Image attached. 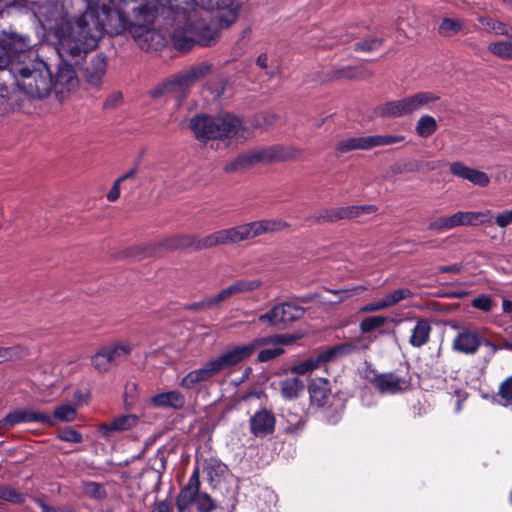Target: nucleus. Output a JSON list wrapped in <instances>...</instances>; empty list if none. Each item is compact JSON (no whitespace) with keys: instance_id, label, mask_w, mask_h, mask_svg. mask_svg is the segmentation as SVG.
I'll return each instance as SVG.
<instances>
[{"instance_id":"1","label":"nucleus","mask_w":512,"mask_h":512,"mask_svg":"<svg viewBox=\"0 0 512 512\" xmlns=\"http://www.w3.org/2000/svg\"><path fill=\"white\" fill-rule=\"evenodd\" d=\"M299 338V336L292 334H276L256 338L249 343L231 347L218 357L209 360L203 367L189 372L182 379L180 385L185 389H192L197 384L232 369L248 359L260 347L269 348L259 352L258 360L260 362L273 360L284 353L283 345H290Z\"/></svg>"},{"instance_id":"2","label":"nucleus","mask_w":512,"mask_h":512,"mask_svg":"<svg viewBox=\"0 0 512 512\" xmlns=\"http://www.w3.org/2000/svg\"><path fill=\"white\" fill-rule=\"evenodd\" d=\"M86 2L87 9L72 27L71 34L60 37L58 52L62 58L68 55L76 57L94 49L103 35L106 20L114 16L109 7L110 0Z\"/></svg>"},{"instance_id":"3","label":"nucleus","mask_w":512,"mask_h":512,"mask_svg":"<svg viewBox=\"0 0 512 512\" xmlns=\"http://www.w3.org/2000/svg\"><path fill=\"white\" fill-rule=\"evenodd\" d=\"M189 127L195 138L202 143L243 136L245 132L241 120L230 113L215 116L197 114L191 118Z\"/></svg>"},{"instance_id":"4","label":"nucleus","mask_w":512,"mask_h":512,"mask_svg":"<svg viewBox=\"0 0 512 512\" xmlns=\"http://www.w3.org/2000/svg\"><path fill=\"white\" fill-rule=\"evenodd\" d=\"M290 223L280 219H263L226 228L228 245L250 240L267 233H276L290 228Z\"/></svg>"},{"instance_id":"5","label":"nucleus","mask_w":512,"mask_h":512,"mask_svg":"<svg viewBox=\"0 0 512 512\" xmlns=\"http://www.w3.org/2000/svg\"><path fill=\"white\" fill-rule=\"evenodd\" d=\"M285 158H287V154L281 146L265 147L239 155L234 160L226 163L223 170L226 173H235L256 164L283 160Z\"/></svg>"},{"instance_id":"6","label":"nucleus","mask_w":512,"mask_h":512,"mask_svg":"<svg viewBox=\"0 0 512 512\" xmlns=\"http://www.w3.org/2000/svg\"><path fill=\"white\" fill-rule=\"evenodd\" d=\"M218 245H228L226 229L215 231L203 238H198L191 234L174 235L163 242V246L167 249L192 247L197 251L213 248Z\"/></svg>"},{"instance_id":"7","label":"nucleus","mask_w":512,"mask_h":512,"mask_svg":"<svg viewBox=\"0 0 512 512\" xmlns=\"http://www.w3.org/2000/svg\"><path fill=\"white\" fill-rule=\"evenodd\" d=\"M210 67L206 64L193 67L190 70L175 75L163 82H161L154 91L152 96H163L165 94H176L185 92L196 81L202 78Z\"/></svg>"},{"instance_id":"8","label":"nucleus","mask_w":512,"mask_h":512,"mask_svg":"<svg viewBox=\"0 0 512 512\" xmlns=\"http://www.w3.org/2000/svg\"><path fill=\"white\" fill-rule=\"evenodd\" d=\"M131 351L132 346L129 343L111 344L100 349L91 362L97 371L105 373L125 361Z\"/></svg>"},{"instance_id":"9","label":"nucleus","mask_w":512,"mask_h":512,"mask_svg":"<svg viewBox=\"0 0 512 512\" xmlns=\"http://www.w3.org/2000/svg\"><path fill=\"white\" fill-rule=\"evenodd\" d=\"M206 24L204 22L188 21L183 28H178L173 33V44L181 51L190 50L196 42L208 45L205 37Z\"/></svg>"},{"instance_id":"10","label":"nucleus","mask_w":512,"mask_h":512,"mask_svg":"<svg viewBox=\"0 0 512 512\" xmlns=\"http://www.w3.org/2000/svg\"><path fill=\"white\" fill-rule=\"evenodd\" d=\"M366 378L381 394L394 395L411 388L410 379L395 372L373 373L371 377L366 376Z\"/></svg>"},{"instance_id":"11","label":"nucleus","mask_w":512,"mask_h":512,"mask_svg":"<svg viewBox=\"0 0 512 512\" xmlns=\"http://www.w3.org/2000/svg\"><path fill=\"white\" fill-rule=\"evenodd\" d=\"M378 210L375 205H351L347 207H334L321 211L312 217L315 223L336 222L340 220H352L363 214H371Z\"/></svg>"},{"instance_id":"12","label":"nucleus","mask_w":512,"mask_h":512,"mask_svg":"<svg viewBox=\"0 0 512 512\" xmlns=\"http://www.w3.org/2000/svg\"><path fill=\"white\" fill-rule=\"evenodd\" d=\"M305 309L292 303L275 305L267 313L259 316V321L271 326L286 325L303 317Z\"/></svg>"},{"instance_id":"13","label":"nucleus","mask_w":512,"mask_h":512,"mask_svg":"<svg viewBox=\"0 0 512 512\" xmlns=\"http://www.w3.org/2000/svg\"><path fill=\"white\" fill-rule=\"evenodd\" d=\"M481 345L482 335L472 328H463L452 341V349L466 355L476 354Z\"/></svg>"},{"instance_id":"14","label":"nucleus","mask_w":512,"mask_h":512,"mask_svg":"<svg viewBox=\"0 0 512 512\" xmlns=\"http://www.w3.org/2000/svg\"><path fill=\"white\" fill-rule=\"evenodd\" d=\"M196 5L208 10H219V23L221 27H228L237 18V6L233 0H193Z\"/></svg>"},{"instance_id":"15","label":"nucleus","mask_w":512,"mask_h":512,"mask_svg":"<svg viewBox=\"0 0 512 512\" xmlns=\"http://www.w3.org/2000/svg\"><path fill=\"white\" fill-rule=\"evenodd\" d=\"M449 169L454 176L468 180L474 185L487 187L490 183V178L485 172L471 168L460 161L451 163Z\"/></svg>"},{"instance_id":"16","label":"nucleus","mask_w":512,"mask_h":512,"mask_svg":"<svg viewBox=\"0 0 512 512\" xmlns=\"http://www.w3.org/2000/svg\"><path fill=\"white\" fill-rule=\"evenodd\" d=\"M274 427L275 417L266 409L256 412L250 419V429L256 437H265L273 433Z\"/></svg>"},{"instance_id":"17","label":"nucleus","mask_w":512,"mask_h":512,"mask_svg":"<svg viewBox=\"0 0 512 512\" xmlns=\"http://www.w3.org/2000/svg\"><path fill=\"white\" fill-rule=\"evenodd\" d=\"M52 423V418L46 413L36 412L34 410H15L6 415L3 420L4 425L14 426L19 423Z\"/></svg>"},{"instance_id":"18","label":"nucleus","mask_w":512,"mask_h":512,"mask_svg":"<svg viewBox=\"0 0 512 512\" xmlns=\"http://www.w3.org/2000/svg\"><path fill=\"white\" fill-rule=\"evenodd\" d=\"M200 489L199 471L196 469L191 475L187 486L179 493L176 506L179 512H184L192 502H195Z\"/></svg>"},{"instance_id":"19","label":"nucleus","mask_w":512,"mask_h":512,"mask_svg":"<svg viewBox=\"0 0 512 512\" xmlns=\"http://www.w3.org/2000/svg\"><path fill=\"white\" fill-rule=\"evenodd\" d=\"M138 423V417L133 414L121 415L114 418L109 423L99 425V432L103 437H110L115 432H123L135 427Z\"/></svg>"},{"instance_id":"20","label":"nucleus","mask_w":512,"mask_h":512,"mask_svg":"<svg viewBox=\"0 0 512 512\" xmlns=\"http://www.w3.org/2000/svg\"><path fill=\"white\" fill-rule=\"evenodd\" d=\"M133 35L138 45L144 50L157 49L164 45V38L154 29L149 27H136Z\"/></svg>"},{"instance_id":"21","label":"nucleus","mask_w":512,"mask_h":512,"mask_svg":"<svg viewBox=\"0 0 512 512\" xmlns=\"http://www.w3.org/2000/svg\"><path fill=\"white\" fill-rule=\"evenodd\" d=\"M151 404L156 408L163 409H182L185 405L184 396L178 391H168L159 393L150 399Z\"/></svg>"},{"instance_id":"22","label":"nucleus","mask_w":512,"mask_h":512,"mask_svg":"<svg viewBox=\"0 0 512 512\" xmlns=\"http://www.w3.org/2000/svg\"><path fill=\"white\" fill-rule=\"evenodd\" d=\"M42 100V98H0V113H7L9 110L6 106H11L13 110H20L24 113H34L36 110L37 104Z\"/></svg>"},{"instance_id":"23","label":"nucleus","mask_w":512,"mask_h":512,"mask_svg":"<svg viewBox=\"0 0 512 512\" xmlns=\"http://www.w3.org/2000/svg\"><path fill=\"white\" fill-rule=\"evenodd\" d=\"M431 332L432 327L429 320L424 318L418 319L411 331L409 344L414 348H421L429 342Z\"/></svg>"},{"instance_id":"24","label":"nucleus","mask_w":512,"mask_h":512,"mask_svg":"<svg viewBox=\"0 0 512 512\" xmlns=\"http://www.w3.org/2000/svg\"><path fill=\"white\" fill-rule=\"evenodd\" d=\"M419 106L414 98H401L400 100L390 101L386 103L382 110L385 116L399 117L408 114Z\"/></svg>"},{"instance_id":"25","label":"nucleus","mask_w":512,"mask_h":512,"mask_svg":"<svg viewBox=\"0 0 512 512\" xmlns=\"http://www.w3.org/2000/svg\"><path fill=\"white\" fill-rule=\"evenodd\" d=\"M357 347L353 343H343L337 346L329 347L317 354L316 358L319 365L335 361L345 355L356 351Z\"/></svg>"},{"instance_id":"26","label":"nucleus","mask_w":512,"mask_h":512,"mask_svg":"<svg viewBox=\"0 0 512 512\" xmlns=\"http://www.w3.org/2000/svg\"><path fill=\"white\" fill-rule=\"evenodd\" d=\"M279 389L283 398L296 399L305 389V384L296 376L285 377L279 381Z\"/></svg>"},{"instance_id":"27","label":"nucleus","mask_w":512,"mask_h":512,"mask_svg":"<svg viewBox=\"0 0 512 512\" xmlns=\"http://www.w3.org/2000/svg\"><path fill=\"white\" fill-rule=\"evenodd\" d=\"M310 400L313 405L324 406L330 397V388L328 381L318 379L309 386Z\"/></svg>"},{"instance_id":"28","label":"nucleus","mask_w":512,"mask_h":512,"mask_svg":"<svg viewBox=\"0 0 512 512\" xmlns=\"http://www.w3.org/2000/svg\"><path fill=\"white\" fill-rule=\"evenodd\" d=\"M171 0H150L145 5H139L133 8L136 16L144 22L150 23L161 8H164Z\"/></svg>"},{"instance_id":"29","label":"nucleus","mask_w":512,"mask_h":512,"mask_svg":"<svg viewBox=\"0 0 512 512\" xmlns=\"http://www.w3.org/2000/svg\"><path fill=\"white\" fill-rule=\"evenodd\" d=\"M462 226H477L489 222L493 218L491 210L459 211Z\"/></svg>"},{"instance_id":"30","label":"nucleus","mask_w":512,"mask_h":512,"mask_svg":"<svg viewBox=\"0 0 512 512\" xmlns=\"http://www.w3.org/2000/svg\"><path fill=\"white\" fill-rule=\"evenodd\" d=\"M405 140L403 135H367L365 136L366 150L379 146L393 145Z\"/></svg>"},{"instance_id":"31","label":"nucleus","mask_w":512,"mask_h":512,"mask_svg":"<svg viewBox=\"0 0 512 512\" xmlns=\"http://www.w3.org/2000/svg\"><path fill=\"white\" fill-rule=\"evenodd\" d=\"M29 355V349L23 345L0 347V362L20 360Z\"/></svg>"},{"instance_id":"32","label":"nucleus","mask_w":512,"mask_h":512,"mask_svg":"<svg viewBox=\"0 0 512 512\" xmlns=\"http://www.w3.org/2000/svg\"><path fill=\"white\" fill-rule=\"evenodd\" d=\"M76 409L71 404H64L59 407H57L54 411V415L51 416L52 423H45L48 426H54L56 424V421L61 422H71L76 418Z\"/></svg>"},{"instance_id":"33","label":"nucleus","mask_w":512,"mask_h":512,"mask_svg":"<svg viewBox=\"0 0 512 512\" xmlns=\"http://www.w3.org/2000/svg\"><path fill=\"white\" fill-rule=\"evenodd\" d=\"M510 38L509 41H498L489 44L488 50L495 56L502 59H512V31L510 35H506Z\"/></svg>"},{"instance_id":"34","label":"nucleus","mask_w":512,"mask_h":512,"mask_svg":"<svg viewBox=\"0 0 512 512\" xmlns=\"http://www.w3.org/2000/svg\"><path fill=\"white\" fill-rule=\"evenodd\" d=\"M464 28V22L459 19L444 18L439 27L438 32L441 36L452 37Z\"/></svg>"},{"instance_id":"35","label":"nucleus","mask_w":512,"mask_h":512,"mask_svg":"<svg viewBox=\"0 0 512 512\" xmlns=\"http://www.w3.org/2000/svg\"><path fill=\"white\" fill-rule=\"evenodd\" d=\"M336 150L340 153H347L353 150H366L365 136L343 139L337 143Z\"/></svg>"},{"instance_id":"36","label":"nucleus","mask_w":512,"mask_h":512,"mask_svg":"<svg viewBox=\"0 0 512 512\" xmlns=\"http://www.w3.org/2000/svg\"><path fill=\"white\" fill-rule=\"evenodd\" d=\"M437 130L436 120L429 115L422 116L416 125V132L419 136L427 138Z\"/></svg>"},{"instance_id":"37","label":"nucleus","mask_w":512,"mask_h":512,"mask_svg":"<svg viewBox=\"0 0 512 512\" xmlns=\"http://www.w3.org/2000/svg\"><path fill=\"white\" fill-rule=\"evenodd\" d=\"M387 322V317L384 316H369L364 318L360 324L359 328L362 333H370L375 331L382 326H384Z\"/></svg>"},{"instance_id":"38","label":"nucleus","mask_w":512,"mask_h":512,"mask_svg":"<svg viewBox=\"0 0 512 512\" xmlns=\"http://www.w3.org/2000/svg\"><path fill=\"white\" fill-rule=\"evenodd\" d=\"M77 79L74 70L70 66L62 67L59 69L56 84L67 86V92L70 91V87L75 86Z\"/></svg>"},{"instance_id":"39","label":"nucleus","mask_w":512,"mask_h":512,"mask_svg":"<svg viewBox=\"0 0 512 512\" xmlns=\"http://www.w3.org/2000/svg\"><path fill=\"white\" fill-rule=\"evenodd\" d=\"M413 295L410 289L408 288H400L397 289L389 294H387L383 298L384 305L387 308H390L396 304H398L400 301L410 298Z\"/></svg>"},{"instance_id":"40","label":"nucleus","mask_w":512,"mask_h":512,"mask_svg":"<svg viewBox=\"0 0 512 512\" xmlns=\"http://www.w3.org/2000/svg\"><path fill=\"white\" fill-rule=\"evenodd\" d=\"M371 72L364 66H359L353 69H341L334 72V78H349L361 79L366 78Z\"/></svg>"},{"instance_id":"41","label":"nucleus","mask_w":512,"mask_h":512,"mask_svg":"<svg viewBox=\"0 0 512 512\" xmlns=\"http://www.w3.org/2000/svg\"><path fill=\"white\" fill-rule=\"evenodd\" d=\"M82 491L85 495L95 499H102L106 496L104 487L93 481H83Z\"/></svg>"},{"instance_id":"42","label":"nucleus","mask_w":512,"mask_h":512,"mask_svg":"<svg viewBox=\"0 0 512 512\" xmlns=\"http://www.w3.org/2000/svg\"><path fill=\"white\" fill-rule=\"evenodd\" d=\"M479 21L483 26L487 27L488 29L494 31L496 34L499 35H510V32L512 31L511 28H508L502 22H499L489 17H481Z\"/></svg>"},{"instance_id":"43","label":"nucleus","mask_w":512,"mask_h":512,"mask_svg":"<svg viewBox=\"0 0 512 512\" xmlns=\"http://www.w3.org/2000/svg\"><path fill=\"white\" fill-rule=\"evenodd\" d=\"M318 367H320V365L315 356L299 363L298 365L293 366L291 368V372L294 374L303 375L317 369Z\"/></svg>"},{"instance_id":"44","label":"nucleus","mask_w":512,"mask_h":512,"mask_svg":"<svg viewBox=\"0 0 512 512\" xmlns=\"http://www.w3.org/2000/svg\"><path fill=\"white\" fill-rule=\"evenodd\" d=\"M199 512H211L216 508L213 499L207 493H198L195 500Z\"/></svg>"},{"instance_id":"45","label":"nucleus","mask_w":512,"mask_h":512,"mask_svg":"<svg viewBox=\"0 0 512 512\" xmlns=\"http://www.w3.org/2000/svg\"><path fill=\"white\" fill-rule=\"evenodd\" d=\"M10 39L0 42V69L5 68L13 57V51L10 47Z\"/></svg>"},{"instance_id":"46","label":"nucleus","mask_w":512,"mask_h":512,"mask_svg":"<svg viewBox=\"0 0 512 512\" xmlns=\"http://www.w3.org/2000/svg\"><path fill=\"white\" fill-rule=\"evenodd\" d=\"M498 396L504 404H512V376L506 378L499 386Z\"/></svg>"},{"instance_id":"47","label":"nucleus","mask_w":512,"mask_h":512,"mask_svg":"<svg viewBox=\"0 0 512 512\" xmlns=\"http://www.w3.org/2000/svg\"><path fill=\"white\" fill-rule=\"evenodd\" d=\"M236 282L238 284L240 293L253 292L258 290L263 284L260 279H240Z\"/></svg>"},{"instance_id":"48","label":"nucleus","mask_w":512,"mask_h":512,"mask_svg":"<svg viewBox=\"0 0 512 512\" xmlns=\"http://www.w3.org/2000/svg\"><path fill=\"white\" fill-rule=\"evenodd\" d=\"M59 439L71 443H81L83 441L82 435L73 428L67 427L60 431Z\"/></svg>"},{"instance_id":"49","label":"nucleus","mask_w":512,"mask_h":512,"mask_svg":"<svg viewBox=\"0 0 512 512\" xmlns=\"http://www.w3.org/2000/svg\"><path fill=\"white\" fill-rule=\"evenodd\" d=\"M0 498L13 503H21L24 499L21 493L9 487L0 488Z\"/></svg>"},{"instance_id":"50","label":"nucleus","mask_w":512,"mask_h":512,"mask_svg":"<svg viewBox=\"0 0 512 512\" xmlns=\"http://www.w3.org/2000/svg\"><path fill=\"white\" fill-rule=\"evenodd\" d=\"M286 420L289 426L286 428V430L289 433H296L298 430H300L304 425V420L302 416L289 413L286 415Z\"/></svg>"},{"instance_id":"51","label":"nucleus","mask_w":512,"mask_h":512,"mask_svg":"<svg viewBox=\"0 0 512 512\" xmlns=\"http://www.w3.org/2000/svg\"><path fill=\"white\" fill-rule=\"evenodd\" d=\"M365 290H366L365 286L359 285V286H354V287L349 288V289L329 290V292L333 293L334 295H338L339 296V301H343L344 299H347V298H349L352 295L360 294V293H362Z\"/></svg>"},{"instance_id":"52","label":"nucleus","mask_w":512,"mask_h":512,"mask_svg":"<svg viewBox=\"0 0 512 512\" xmlns=\"http://www.w3.org/2000/svg\"><path fill=\"white\" fill-rule=\"evenodd\" d=\"M36 503L39 505L42 512H77L74 508L67 505L49 506L48 504L39 499L36 500Z\"/></svg>"},{"instance_id":"53","label":"nucleus","mask_w":512,"mask_h":512,"mask_svg":"<svg viewBox=\"0 0 512 512\" xmlns=\"http://www.w3.org/2000/svg\"><path fill=\"white\" fill-rule=\"evenodd\" d=\"M472 306L488 312L492 309V300L489 296L482 295L472 300Z\"/></svg>"},{"instance_id":"54","label":"nucleus","mask_w":512,"mask_h":512,"mask_svg":"<svg viewBox=\"0 0 512 512\" xmlns=\"http://www.w3.org/2000/svg\"><path fill=\"white\" fill-rule=\"evenodd\" d=\"M495 223L500 228H506L508 225L512 224V210H506L498 214L495 218Z\"/></svg>"},{"instance_id":"55","label":"nucleus","mask_w":512,"mask_h":512,"mask_svg":"<svg viewBox=\"0 0 512 512\" xmlns=\"http://www.w3.org/2000/svg\"><path fill=\"white\" fill-rule=\"evenodd\" d=\"M381 45V42L377 39L363 41L356 44L355 48L360 51H371L373 49L378 48Z\"/></svg>"},{"instance_id":"56","label":"nucleus","mask_w":512,"mask_h":512,"mask_svg":"<svg viewBox=\"0 0 512 512\" xmlns=\"http://www.w3.org/2000/svg\"><path fill=\"white\" fill-rule=\"evenodd\" d=\"M428 229L437 231V232L447 231L448 227H447L446 217H440V218L436 219L435 221L431 222L428 225Z\"/></svg>"},{"instance_id":"57","label":"nucleus","mask_w":512,"mask_h":512,"mask_svg":"<svg viewBox=\"0 0 512 512\" xmlns=\"http://www.w3.org/2000/svg\"><path fill=\"white\" fill-rule=\"evenodd\" d=\"M212 303H211V300L210 298H205L199 302H195V303H192L190 305H188L186 307V309L188 310H192V311H200V310H204V309H209V308H212Z\"/></svg>"},{"instance_id":"58","label":"nucleus","mask_w":512,"mask_h":512,"mask_svg":"<svg viewBox=\"0 0 512 512\" xmlns=\"http://www.w3.org/2000/svg\"><path fill=\"white\" fill-rule=\"evenodd\" d=\"M230 297H231L230 291L226 287V288L222 289L217 295H215L213 297H209V298L211 300L212 306L214 307V306L219 305L220 303H222L223 301L227 300Z\"/></svg>"},{"instance_id":"59","label":"nucleus","mask_w":512,"mask_h":512,"mask_svg":"<svg viewBox=\"0 0 512 512\" xmlns=\"http://www.w3.org/2000/svg\"><path fill=\"white\" fill-rule=\"evenodd\" d=\"M230 297H231L230 291L226 287V288L222 289L217 295H215L213 297H209V298L211 300L212 306L214 307V306L219 305L220 303H222L223 301L227 300Z\"/></svg>"},{"instance_id":"60","label":"nucleus","mask_w":512,"mask_h":512,"mask_svg":"<svg viewBox=\"0 0 512 512\" xmlns=\"http://www.w3.org/2000/svg\"><path fill=\"white\" fill-rule=\"evenodd\" d=\"M384 309H386V307L384 305L383 299H381L378 302L366 304L365 306H363L360 309V311L363 313H370V312L380 311V310H384Z\"/></svg>"},{"instance_id":"61","label":"nucleus","mask_w":512,"mask_h":512,"mask_svg":"<svg viewBox=\"0 0 512 512\" xmlns=\"http://www.w3.org/2000/svg\"><path fill=\"white\" fill-rule=\"evenodd\" d=\"M446 220H447L448 230H451V229L456 228L458 226H462L459 211L456 212L455 214L451 215V216L446 217Z\"/></svg>"},{"instance_id":"62","label":"nucleus","mask_w":512,"mask_h":512,"mask_svg":"<svg viewBox=\"0 0 512 512\" xmlns=\"http://www.w3.org/2000/svg\"><path fill=\"white\" fill-rule=\"evenodd\" d=\"M120 184L116 180L114 185L112 186L111 190L107 194V199L111 202L116 201L120 196Z\"/></svg>"},{"instance_id":"63","label":"nucleus","mask_w":512,"mask_h":512,"mask_svg":"<svg viewBox=\"0 0 512 512\" xmlns=\"http://www.w3.org/2000/svg\"><path fill=\"white\" fill-rule=\"evenodd\" d=\"M405 172H417L422 168V163L419 161H410L403 163Z\"/></svg>"},{"instance_id":"64","label":"nucleus","mask_w":512,"mask_h":512,"mask_svg":"<svg viewBox=\"0 0 512 512\" xmlns=\"http://www.w3.org/2000/svg\"><path fill=\"white\" fill-rule=\"evenodd\" d=\"M171 505L166 501H160L155 505L153 512H170Z\"/></svg>"}]
</instances>
